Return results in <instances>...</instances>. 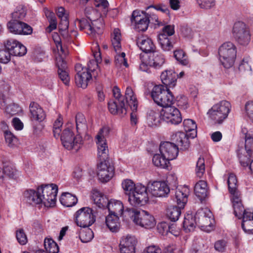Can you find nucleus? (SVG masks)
<instances>
[{
  "mask_svg": "<svg viewBox=\"0 0 253 253\" xmlns=\"http://www.w3.org/2000/svg\"><path fill=\"white\" fill-rule=\"evenodd\" d=\"M152 161L156 167L162 169L167 168L169 164V161L161 154H155L153 156Z\"/></svg>",
  "mask_w": 253,
  "mask_h": 253,
  "instance_id": "nucleus-43",
  "label": "nucleus"
},
{
  "mask_svg": "<svg viewBox=\"0 0 253 253\" xmlns=\"http://www.w3.org/2000/svg\"><path fill=\"white\" fill-rule=\"evenodd\" d=\"M197 3L201 8L210 9L215 5V0H197Z\"/></svg>",
  "mask_w": 253,
  "mask_h": 253,
  "instance_id": "nucleus-58",
  "label": "nucleus"
},
{
  "mask_svg": "<svg viewBox=\"0 0 253 253\" xmlns=\"http://www.w3.org/2000/svg\"><path fill=\"white\" fill-rule=\"evenodd\" d=\"M92 51L95 60H91L89 61L86 69L87 71L91 73L93 78L96 79L100 72V69L98 67V63H101L102 61L100 48L97 42L93 44Z\"/></svg>",
  "mask_w": 253,
  "mask_h": 253,
  "instance_id": "nucleus-16",
  "label": "nucleus"
},
{
  "mask_svg": "<svg viewBox=\"0 0 253 253\" xmlns=\"http://www.w3.org/2000/svg\"><path fill=\"white\" fill-rule=\"evenodd\" d=\"M75 24L76 26L79 27L80 30H84L85 32L88 35H91L92 33L91 30H90V21L89 19L77 18L75 21Z\"/></svg>",
  "mask_w": 253,
  "mask_h": 253,
  "instance_id": "nucleus-44",
  "label": "nucleus"
},
{
  "mask_svg": "<svg viewBox=\"0 0 253 253\" xmlns=\"http://www.w3.org/2000/svg\"><path fill=\"white\" fill-rule=\"evenodd\" d=\"M88 19L90 21L91 30L92 33L91 36H96V35H100L102 33L103 27V22L102 19H93L92 17H88Z\"/></svg>",
  "mask_w": 253,
  "mask_h": 253,
  "instance_id": "nucleus-35",
  "label": "nucleus"
},
{
  "mask_svg": "<svg viewBox=\"0 0 253 253\" xmlns=\"http://www.w3.org/2000/svg\"><path fill=\"white\" fill-rule=\"evenodd\" d=\"M230 107V103L229 102L222 100L214 104L209 111L208 114L210 118L215 123L221 124L227 117Z\"/></svg>",
  "mask_w": 253,
  "mask_h": 253,
  "instance_id": "nucleus-8",
  "label": "nucleus"
},
{
  "mask_svg": "<svg viewBox=\"0 0 253 253\" xmlns=\"http://www.w3.org/2000/svg\"><path fill=\"white\" fill-rule=\"evenodd\" d=\"M122 187L128 196V201L132 206L144 205L148 201V195L146 187L141 184L135 185L130 179H125L122 183Z\"/></svg>",
  "mask_w": 253,
  "mask_h": 253,
  "instance_id": "nucleus-1",
  "label": "nucleus"
},
{
  "mask_svg": "<svg viewBox=\"0 0 253 253\" xmlns=\"http://www.w3.org/2000/svg\"><path fill=\"white\" fill-rule=\"evenodd\" d=\"M62 205L67 207H72L78 202L77 198L69 193L62 194L60 199Z\"/></svg>",
  "mask_w": 253,
  "mask_h": 253,
  "instance_id": "nucleus-41",
  "label": "nucleus"
},
{
  "mask_svg": "<svg viewBox=\"0 0 253 253\" xmlns=\"http://www.w3.org/2000/svg\"><path fill=\"white\" fill-rule=\"evenodd\" d=\"M205 172V164L204 158L200 157L196 164L195 173L196 175L201 178Z\"/></svg>",
  "mask_w": 253,
  "mask_h": 253,
  "instance_id": "nucleus-49",
  "label": "nucleus"
},
{
  "mask_svg": "<svg viewBox=\"0 0 253 253\" xmlns=\"http://www.w3.org/2000/svg\"><path fill=\"white\" fill-rule=\"evenodd\" d=\"M92 199L94 204L99 208H107L108 203L109 202L108 198L98 191L93 192Z\"/></svg>",
  "mask_w": 253,
  "mask_h": 253,
  "instance_id": "nucleus-37",
  "label": "nucleus"
},
{
  "mask_svg": "<svg viewBox=\"0 0 253 253\" xmlns=\"http://www.w3.org/2000/svg\"><path fill=\"white\" fill-rule=\"evenodd\" d=\"M77 75L75 76V82L79 87L85 88L88 85V82L93 77L91 73L87 71L86 68H84L81 64L75 66Z\"/></svg>",
  "mask_w": 253,
  "mask_h": 253,
  "instance_id": "nucleus-17",
  "label": "nucleus"
},
{
  "mask_svg": "<svg viewBox=\"0 0 253 253\" xmlns=\"http://www.w3.org/2000/svg\"><path fill=\"white\" fill-rule=\"evenodd\" d=\"M114 168L108 161L100 162L97 166V176L102 182H107L114 176Z\"/></svg>",
  "mask_w": 253,
  "mask_h": 253,
  "instance_id": "nucleus-18",
  "label": "nucleus"
},
{
  "mask_svg": "<svg viewBox=\"0 0 253 253\" xmlns=\"http://www.w3.org/2000/svg\"><path fill=\"white\" fill-rule=\"evenodd\" d=\"M151 96L155 103L164 108L172 104L173 96L169 89H165L163 85L155 86L151 92Z\"/></svg>",
  "mask_w": 253,
  "mask_h": 253,
  "instance_id": "nucleus-7",
  "label": "nucleus"
},
{
  "mask_svg": "<svg viewBox=\"0 0 253 253\" xmlns=\"http://www.w3.org/2000/svg\"><path fill=\"white\" fill-rule=\"evenodd\" d=\"M75 217L77 225L83 228L88 227L95 221L92 210L88 207H84L79 210L76 212Z\"/></svg>",
  "mask_w": 253,
  "mask_h": 253,
  "instance_id": "nucleus-13",
  "label": "nucleus"
},
{
  "mask_svg": "<svg viewBox=\"0 0 253 253\" xmlns=\"http://www.w3.org/2000/svg\"><path fill=\"white\" fill-rule=\"evenodd\" d=\"M137 240L135 237L127 235L122 237L120 241L121 253H135Z\"/></svg>",
  "mask_w": 253,
  "mask_h": 253,
  "instance_id": "nucleus-21",
  "label": "nucleus"
},
{
  "mask_svg": "<svg viewBox=\"0 0 253 253\" xmlns=\"http://www.w3.org/2000/svg\"><path fill=\"white\" fill-rule=\"evenodd\" d=\"M250 59L248 57L244 58L239 66V69L241 72L251 71V67L249 64Z\"/></svg>",
  "mask_w": 253,
  "mask_h": 253,
  "instance_id": "nucleus-61",
  "label": "nucleus"
},
{
  "mask_svg": "<svg viewBox=\"0 0 253 253\" xmlns=\"http://www.w3.org/2000/svg\"><path fill=\"white\" fill-rule=\"evenodd\" d=\"M183 126L185 131L189 134L191 138H194L197 135V125L191 119H185L183 121Z\"/></svg>",
  "mask_w": 253,
  "mask_h": 253,
  "instance_id": "nucleus-40",
  "label": "nucleus"
},
{
  "mask_svg": "<svg viewBox=\"0 0 253 253\" xmlns=\"http://www.w3.org/2000/svg\"><path fill=\"white\" fill-rule=\"evenodd\" d=\"M119 216L115 214H109L106 217V225L112 232L116 231L119 227Z\"/></svg>",
  "mask_w": 253,
  "mask_h": 253,
  "instance_id": "nucleus-42",
  "label": "nucleus"
},
{
  "mask_svg": "<svg viewBox=\"0 0 253 253\" xmlns=\"http://www.w3.org/2000/svg\"><path fill=\"white\" fill-rule=\"evenodd\" d=\"M125 213L135 224L142 227L150 229L154 227L156 224L154 216L146 211L127 208L125 210Z\"/></svg>",
  "mask_w": 253,
  "mask_h": 253,
  "instance_id": "nucleus-2",
  "label": "nucleus"
},
{
  "mask_svg": "<svg viewBox=\"0 0 253 253\" xmlns=\"http://www.w3.org/2000/svg\"><path fill=\"white\" fill-rule=\"evenodd\" d=\"M4 134L6 142L9 147H12L16 145L17 138L10 131H6Z\"/></svg>",
  "mask_w": 253,
  "mask_h": 253,
  "instance_id": "nucleus-54",
  "label": "nucleus"
},
{
  "mask_svg": "<svg viewBox=\"0 0 253 253\" xmlns=\"http://www.w3.org/2000/svg\"><path fill=\"white\" fill-rule=\"evenodd\" d=\"M44 246L46 252L49 253H58L59 252L57 244L52 239H45Z\"/></svg>",
  "mask_w": 253,
  "mask_h": 253,
  "instance_id": "nucleus-47",
  "label": "nucleus"
},
{
  "mask_svg": "<svg viewBox=\"0 0 253 253\" xmlns=\"http://www.w3.org/2000/svg\"><path fill=\"white\" fill-rule=\"evenodd\" d=\"M226 248V242L225 240H220L217 241L214 244V248L219 252H223Z\"/></svg>",
  "mask_w": 253,
  "mask_h": 253,
  "instance_id": "nucleus-63",
  "label": "nucleus"
},
{
  "mask_svg": "<svg viewBox=\"0 0 253 253\" xmlns=\"http://www.w3.org/2000/svg\"><path fill=\"white\" fill-rule=\"evenodd\" d=\"M125 97L126 102L130 106L131 110H137V101L131 87L129 86L126 87L125 92Z\"/></svg>",
  "mask_w": 253,
  "mask_h": 253,
  "instance_id": "nucleus-36",
  "label": "nucleus"
},
{
  "mask_svg": "<svg viewBox=\"0 0 253 253\" xmlns=\"http://www.w3.org/2000/svg\"><path fill=\"white\" fill-rule=\"evenodd\" d=\"M174 228V224L169 225V223L166 222H162L159 223L157 225V229L158 232L162 235H168L169 233L177 236L178 235V232H173V228Z\"/></svg>",
  "mask_w": 253,
  "mask_h": 253,
  "instance_id": "nucleus-38",
  "label": "nucleus"
},
{
  "mask_svg": "<svg viewBox=\"0 0 253 253\" xmlns=\"http://www.w3.org/2000/svg\"><path fill=\"white\" fill-rule=\"evenodd\" d=\"M62 124V119L59 117L55 121L53 125V132L55 137L58 138L59 137L61 130L60 127Z\"/></svg>",
  "mask_w": 253,
  "mask_h": 253,
  "instance_id": "nucleus-56",
  "label": "nucleus"
},
{
  "mask_svg": "<svg viewBox=\"0 0 253 253\" xmlns=\"http://www.w3.org/2000/svg\"><path fill=\"white\" fill-rule=\"evenodd\" d=\"M2 169L6 178L7 177L12 178L14 176L15 170L11 164H5Z\"/></svg>",
  "mask_w": 253,
  "mask_h": 253,
  "instance_id": "nucleus-57",
  "label": "nucleus"
},
{
  "mask_svg": "<svg viewBox=\"0 0 253 253\" xmlns=\"http://www.w3.org/2000/svg\"><path fill=\"white\" fill-rule=\"evenodd\" d=\"M232 34L236 42L242 45H247L250 42L251 34L249 27L242 21L234 23Z\"/></svg>",
  "mask_w": 253,
  "mask_h": 253,
  "instance_id": "nucleus-10",
  "label": "nucleus"
},
{
  "mask_svg": "<svg viewBox=\"0 0 253 253\" xmlns=\"http://www.w3.org/2000/svg\"><path fill=\"white\" fill-rule=\"evenodd\" d=\"M7 27L11 33L16 35H29L33 33V28L30 25L17 20L9 22Z\"/></svg>",
  "mask_w": 253,
  "mask_h": 253,
  "instance_id": "nucleus-19",
  "label": "nucleus"
},
{
  "mask_svg": "<svg viewBox=\"0 0 253 253\" xmlns=\"http://www.w3.org/2000/svg\"><path fill=\"white\" fill-rule=\"evenodd\" d=\"M110 128L108 126L103 127L98 132L95 138L97 145V155L101 160L106 161L109 155V149L106 137L109 135Z\"/></svg>",
  "mask_w": 253,
  "mask_h": 253,
  "instance_id": "nucleus-12",
  "label": "nucleus"
},
{
  "mask_svg": "<svg viewBox=\"0 0 253 253\" xmlns=\"http://www.w3.org/2000/svg\"><path fill=\"white\" fill-rule=\"evenodd\" d=\"M189 138V134L184 132L179 131L172 135V139L175 142V145L181 150H187L190 147Z\"/></svg>",
  "mask_w": 253,
  "mask_h": 253,
  "instance_id": "nucleus-25",
  "label": "nucleus"
},
{
  "mask_svg": "<svg viewBox=\"0 0 253 253\" xmlns=\"http://www.w3.org/2000/svg\"><path fill=\"white\" fill-rule=\"evenodd\" d=\"M183 225L186 232L193 231L196 226H197L196 214L194 216L191 214H187L184 217Z\"/></svg>",
  "mask_w": 253,
  "mask_h": 253,
  "instance_id": "nucleus-39",
  "label": "nucleus"
},
{
  "mask_svg": "<svg viewBox=\"0 0 253 253\" xmlns=\"http://www.w3.org/2000/svg\"><path fill=\"white\" fill-rule=\"evenodd\" d=\"M146 188L148 197H165L170 192L169 185L165 181H154L149 183Z\"/></svg>",
  "mask_w": 253,
  "mask_h": 253,
  "instance_id": "nucleus-15",
  "label": "nucleus"
},
{
  "mask_svg": "<svg viewBox=\"0 0 253 253\" xmlns=\"http://www.w3.org/2000/svg\"><path fill=\"white\" fill-rule=\"evenodd\" d=\"M175 59L182 65H186L188 64L187 57L182 50H177L174 52Z\"/></svg>",
  "mask_w": 253,
  "mask_h": 253,
  "instance_id": "nucleus-52",
  "label": "nucleus"
},
{
  "mask_svg": "<svg viewBox=\"0 0 253 253\" xmlns=\"http://www.w3.org/2000/svg\"><path fill=\"white\" fill-rule=\"evenodd\" d=\"M52 38L56 45L58 52L60 51L62 54H66L67 49L63 46L61 43V38L58 34L54 33L52 35Z\"/></svg>",
  "mask_w": 253,
  "mask_h": 253,
  "instance_id": "nucleus-55",
  "label": "nucleus"
},
{
  "mask_svg": "<svg viewBox=\"0 0 253 253\" xmlns=\"http://www.w3.org/2000/svg\"><path fill=\"white\" fill-rule=\"evenodd\" d=\"M58 74L59 77L64 84L66 85L68 84L70 79L67 69L65 70H58Z\"/></svg>",
  "mask_w": 253,
  "mask_h": 253,
  "instance_id": "nucleus-62",
  "label": "nucleus"
},
{
  "mask_svg": "<svg viewBox=\"0 0 253 253\" xmlns=\"http://www.w3.org/2000/svg\"><path fill=\"white\" fill-rule=\"evenodd\" d=\"M93 238V233L89 228H87L80 232V238L83 243H87L90 241Z\"/></svg>",
  "mask_w": 253,
  "mask_h": 253,
  "instance_id": "nucleus-51",
  "label": "nucleus"
},
{
  "mask_svg": "<svg viewBox=\"0 0 253 253\" xmlns=\"http://www.w3.org/2000/svg\"><path fill=\"white\" fill-rule=\"evenodd\" d=\"M112 45L116 52H120L121 49V33L118 29H115L112 35Z\"/></svg>",
  "mask_w": 253,
  "mask_h": 253,
  "instance_id": "nucleus-45",
  "label": "nucleus"
},
{
  "mask_svg": "<svg viewBox=\"0 0 253 253\" xmlns=\"http://www.w3.org/2000/svg\"><path fill=\"white\" fill-rule=\"evenodd\" d=\"M68 54L66 49V53L62 54L60 51L58 52V56L56 57V64L58 67V70H65L67 69L66 62L64 61V57Z\"/></svg>",
  "mask_w": 253,
  "mask_h": 253,
  "instance_id": "nucleus-50",
  "label": "nucleus"
},
{
  "mask_svg": "<svg viewBox=\"0 0 253 253\" xmlns=\"http://www.w3.org/2000/svg\"><path fill=\"white\" fill-rule=\"evenodd\" d=\"M107 208L109 212V214H115L119 216L122 215L124 211V206L120 201H109Z\"/></svg>",
  "mask_w": 253,
  "mask_h": 253,
  "instance_id": "nucleus-33",
  "label": "nucleus"
},
{
  "mask_svg": "<svg viewBox=\"0 0 253 253\" xmlns=\"http://www.w3.org/2000/svg\"><path fill=\"white\" fill-rule=\"evenodd\" d=\"M237 180L236 176L232 173L229 174L228 179V189L230 192L237 190Z\"/></svg>",
  "mask_w": 253,
  "mask_h": 253,
  "instance_id": "nucleus-53",
  "label": "nucleus"
},
{
  "mask_svg": "<svg viewBox=\"0 0 253 253\" xmlns=\"http://www.w3.org/2000/svg\"><path fill=\"white\" fill-rule=\"evenodd\" d=\"M143 253H162V250L158 246L153 245L147 247Z\"/></svg>",
  "mask_w": 253,
  "mask_h": 253,
  "instance_id": "nucleus-64",
  "label": "nucleus"
},
{
  "mask_svg": "<svg viewBox=\"0 0 253 253\" xmlns=\"http://www.w3.org/2000/svg\"><path fill=\"white\" fill-rule=\"evenodd\" d=\"M188 189L186 187H181L176 189L175 193V197L178 205L170 206L167 211V216L173 221L177 220L181 214V209H183L187 202V195Z\"/></svg>",
  "mask_w": 253,
  "mask_h": 253,
  "instance_id": "nucleus-3",
  "label": "nucleus"
},
{
  "mask_svg": "<svg viewBox=\"0 0 253 253\" xmlns=\"http://www.w3.org/2000/svg\"><path fill=\"white\" fill-rule=\"evenodd\" d=\"M136 43L140 49L146 53L153 52L155 49L152 40L147 37H138L136 40Z\"/></svg>",
  "mask_w": 253,
  "mask_h": 253,
  "instance_id": "nucleus-27",
  "label": "nucleus"
},
{
  "mask_svg": "<svg viewBox=\"0 0 253 253\" xmlns=\"http://www.w3.org/2000/svg\"><path fill=\"white\" fill-rule=\"evenodd\" d=\"M11 54L8 50L2 49L0 50V62L6 64L9 62Z\"/></svg>",
  "mask_w": 253,
  "mask_h": 253,
  "instance_id": "nucleus-59",
  "label": "nucleus"
},
{
  "mask_svg": "<svg viewBox=\"0 0 253 253\" xmlns=\"http://www.w3.org/2000/svg\"><path fill=\"white\" fill-rule=\"evenodd\" d=\"M197 226L203 231L210 232L213 230L214 218L212 213L208 208H202L196 213Z\"/></svg>",
  "mask_w": 253,
  "mask_h": 253,
  "instance_id": "nucleus-5",
  "label": "nucleus"
},
{
  "mask_svg": "<svg viewBox=\"0 0 253 253\" xmlns=\"http://www.w3.org/2000/svg\"><path fill=\"white\" fill-rule=\"evenodd\" d=\"M26 201L32 205L41 204L42 203L40 194H39V187L37 191L28 190L24 193Z\"/></svg>",
  "mask_w": 253,
  "mask_h": 253,
  "instance_id": "nucleus-30",
  "label": "nucleus"
},
{
  "mask_svg": "<svg viewBox=\"0 0 253 253\" xmlns=\"http://www.w3.org/2000/svg\"><path fill=\"white\" fill-rule=\"evenodd\" d=\"M162 117L158 110L150 109L147 112V123L149 126L154 127L159 126L161 123Z\"/></svg>",
  "mask_w": 253,
  "mask_h": 253,
  "instance_id": "nucleus-32",
  "label": "nucleus"
},
{
  "mask_svg": "<svg viewBox=\"0 0 253 253\" xmlns=\"http://www.w3.org/2000/svg\"><path fill=\"white\" fill-rule=\"evenodd\" d=\"M60 138L63 145L68 150H74L77 152L83 144L82 136L79 134L74 136L73 132L69 128L63 130Z\"/></svg>",
  "mask_w": 253,
  "mask_h": 253,
  "instance_id": "nucleus-11",
  "label": "nucleus"
},
{
  "mask_svg": "<svg viewBox=\"0 0 253 253\" xmlns=\"http://www.w3.org/2000/svg\"><path fill=\"white\" fill-rule=\"evenodd\" d=\"M75 120L76 129L78 134L80 135L85 134L87 137V138H88L89 136L86 134L88 127L84 115L80 113H77L76 115Z\"/></svg>",
  "mask_w": 253,
  "mask_h": 253,
  "instance_id": "nucleus-29",
  "label": "nucleus"
},
{
  "mask_svg": "<svg viewBox=\"0 0 253 253\" xmlns=\"http://www.w3.org/2000/svg\"><path fill=\"white\" fill-rule=\"evenodd\" d=\"M126 54L124 52H121L120 49V52H116V55L115 56V63L117 67H121L122 65L125 66L126 67H128L126 59L125 58Z\"/></svg>",
  "mask_w": 253,
  "mask_h": 253,
  "instance_id": "nucleus-48",
  "label": "nucleus"
},
{
  "mask_svg": "<svg viewBox=\"0 0 253 253\" xmlns=\"http://www.w3.org/2000/svg\"><path fill=\"white\" fill-rule=\"evenodd\" d=\"M16 238L18 242L21 245H25L27 242V236L22 229H20L16 232Z\"/></svg>",
  "mask_w": 253,
  "mask_h": 253,
  "instance_id": "nucleus-60",
  "label": "nucleus"
},
{
  "mask_svg": "<svg viewBox=\"0 0 253 253\" xmlns=\"http://www.w3.org/2000/svg\"><path fill=\"white\" fill-rule=\"evenodd\" d=\"M108 109L113 114L123 116L126 114V108L124 99H117L108 103Z\"/></svg>",
  "mask_w": 253,
  "mask_h": 253,
  "instance_id": "nucleus-24",
  "label": "nucleus"
},
{
  "mask_svg": "<svg viewBox=\"0 0 253 253\" xmlns=\"http://www.w3.org/2000/svg\"><path fill=\"white\" fill-rule=\"evenodd\" d=\"M165 61V58L163 54L153 51L149 56L148 64L150 67L159 69L163 66Z\"/></svg>",
  "mask_w": 253,
  "mask_h": 253,
  "instance_id": "nucleus-28",
  "label": "nucleus"
},
{
  "mask_svg": "<svg viewBox=\"0 0 253 253\" xmlns=\"http://www.w3.org/2000/svg\"><path fill=\"white\" fill-rule=\"evenodd\" d=\"M57 192L58 187L56 184H47L39 187V194L41 195L42 204L46 207L54 206L56 204Z\"/></svg>",
  "mask_w": 253,
  "mask_h": 253,
  "instance_id": "nucleus-6",
  "label": "nucleus"
},
{
  "mask_svg": "<svg viewBox=\"0 0 253 253\" xmlns=\"http://www.w3.org/2000/svg\"><path fill=\"white\" fill-rule=\"evenodd\" d=\"M219 60L225 68L231 67L236 57L235 46L231 42L224 43L218 50Z\"/></svg>",
  "mask_w": 253,
  "mask_h": 253,
  "instance_id": "nucleus-4",
  "label": "nucleus"
},
{
  "mask_svg": "<svg viewBox=\"0 0 253 253\" xmlns=\"http://www.w3.org/2000/svg\"><path fill=\"white\" fill-rule=\"evenodd\" d=\"M6 49L8 50L11 55L16 56H22L27 52L26 47L18 41L13 39H8L4 42Z\"/></svg>",
  "mask_w": 253,
  "mask_h": 253,
  "instance_id": "nucleus-23",
  "label": "nucleus"
},
{
  "mask_svg": "<svg viewBox=\"0 0 253 253\" xmlns=\"http://www.w3.org/2000/svg\"><path fill=\"white\" fill-rule=\"evenodd\" d=\"M160 116L164 121L171 124L177 125L182 121L181 115L179 110L171 105L162 109Z\"/></svg>",
  "mask_w": 253,
  "mask_h": 253,
  "instance_id": "nucleus-14",
  "label": "nucleus"
},
{
  "mask_svg": "<svg viewBox=\"0 0 253 253\" xmlns=\"http://www.w3.org/2000/svg\"><path fill=\"white\" fill-rule=\"evenodd\" d=\"M234 212L238 218H243L242 227L245 231L253 230V211L245 210L242 203L233 205Z\"/></svg>",
  "mask_w": 253,
  "mask_h": 253,
  "instance_id": "nucleus-9",
  "label": "nucleus"
},
{
  "mask_svg": "<svg viewBox=\"0 0 253 253\" xmlns=\"http://www.w3.org/2000/svg\"><path fill=\"white\" fill-rule=\"evenodd\" d=\"M30 111L31 115V118L33 120L41 122L45 118V115L42 109L35 102L31 103Z\"/></svg>",
  "mask_w": 253,
  "mask_h": 253,
  "instance_id": "nucleus-31",
  "label": "nucleus"
},
{
  "mask_svg": "<svg viewBox=\"0 0 253 253\" xmlns=\"http://www.w3.org/2000/svg\"><path fill=\"white\" fill-rule=\"evenodd\" d=\"M194 192L196 196L201 200L204 199L209 194V189L206 181L200 180L195 186Z\"/></svg>",
  "mask_w": 253,
  "mask_h": 253,
  "instance_id": "nucleus-34",
  "label": "nucleus"
},
{
  "mask_svg": "<svg viewBox=\"0 0 253 253\" xmlns=\"http://www.w3.org/2000/svg\"><path fill=\"white\" fill-rule=\"evenodd\" d=\"M159 150L161 154L169 161L175 159L178 154V148L174 143L169 142L161 143Z\"/></svg>",
  "mask_w": 253,
  "mask_h": 253,
  "instance_id": "nucleus-22",
  "label": "nucleus"
},
{
  "mask_svg": "<svg viewBox=\"0 0 253 253\" xmlns=\"http://www.w3.org/2000/svg\"><path fill=\"white\" fill-rule=\"evenodd\" d=\"M158 42L164 51H169L173 48V45L169 41V39L165 34L159 35Z\"/></svg>",
  "mask_w": 253,
  "mask_h": 253,
  "instance_id": "nucleus-46",
  "label": "nucleus"
},
{
  "mask_svg": "<svg viewBox=\"0 0 253 253\" xmlns=\"http://www.w3.org/2000/svg\"><path fill=\"white\" fill-rule=\"evenodd\" d=\"M131 20L134 23V28L139 32L146 31L150 22L148 16L139 10L133 11Z\"/></svg>",
  "mask_w": 253,
  "mask_h": 253,
  "instance_id": "nucleus-20",
  "label": "nucleus"
},
{
  "mask_svg": "<svg viewBox=\"0 0 253 253\" xmlns=\"http://www.w3.org/2000/svg\"><path fill=\"white\" fill-rule=\"evenodd\" d=\"M161 79L166 87L172 88L176 84V74L172 70H166L162 73Z\"/></svg>",
  "mask_w": 253,
  "mask_h": 253,
  "instance_id": "nucleus-26",
  "label": "nucleus"
}]
</instances>
